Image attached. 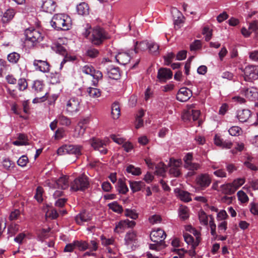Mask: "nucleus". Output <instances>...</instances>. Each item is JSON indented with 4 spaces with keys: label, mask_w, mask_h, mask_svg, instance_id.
Instances as JSON below:
<instances>
[{
    "label": "nucleus",
    "mask_w": 258,
    "mask_h": 258,
    "mask_svg": "<svg viewBox=\"0 0 258 258\" xmlns=\"http://www.w3.org/2000/svg\"><path fill=\"white\" fill-rule=\"evenodd\" d=\"M50 23L56 30H68L71 26V18L64 14H57L53 16Z\"/></svg>",
    "instance_id": "obj_1"
},
{
    "label": "nucleus",
    "mask_w": 258,
    "mask_h": 258,
    "mask_svg": "<svg viewBox=\"0 0 258 258\" xmlns=\"http://www.w3.org/2000/svg\"><path fill=\"white\" fill-rule=\"evenodd\" d=\"M90 185L89 178L85 174H82L70 183L71 190L74 191H84Z\"/></svg>",
    "instance_id": "obj_2"
},
{
    "label": "nucleus",
    "mask_w": 258,
    "mask_h": 258,
    "mask_svg": "<svg viewBox=\"0 0 258 258\" xmlns=\"http://www.w3.org/2000/svg\"><path fill=\"white\" fill-rule=\"evenodd\" d=\"M107 38V33L104 30L100 27H96L92 30V34L89 39L93 44L99 45Z\"/></svg>",
    "instance_id": "obj_3"
},
{
    "label": "nucleus",
    "mask_w": 258,
    "mask_h": 258,
    "mask_svg": "<svg viewBox=\"0 0 258 258\" xmlns=\"http://www.w3.org/2000/svg\"><path fill=\"white\" fill-rule=\"evenodd\" d=\"M82 149V146L80 145H64L58 149L57 154L59 155L73 154L77 157L81 154Z\"/></svg>",
    "instance_id": "obj_4"
},
{
    "label": "nucleus",
    "mask_w": 258,
    "mask_h": 258,
    "mask_svg": "<svg viewBox=\"0 0 258 258\" xmlns=\"http://www.w3.org/2000/svg\"><path fill=\"white\" fill-rule=\"evenodd\" d=\"M46 184L50 188L55 189L58 188L61 189H65L69 185V177L67 176H62L57 180H47Z\"/></svg>",
    "instance_id": "obj_5"
},
{
    "label": "nucleus",
    "mask_w": 258,
    "mask_h": 258,
    "mask_svg": "<svg viewBox=\"0 0 258 258\" xmlns=\"http://www.w3.org/2000/svg\"><path fill=\"white\" fill-rule=\"evenodd\" d=\"M25 35L27 40L32 42L33 44L42 41L43 38V35L39 30L32 28L25 30Z\"/></svg>",
    "instance_id": "obj_6"
},
{
    "label": "nucleus",
    "mask_w": 258,
    "mask_h": 258,
    "mask_svg": "<svg viewBox=\"0 0 258 258\" xmlns=\"http://www.w3.org/2000/svg\"><path fill=\"white\" fill-rule=\"evenodd\" d=\"M194 107L193 105L187 106V110L182 115V118L184 121H190L191 120L195 121L198 119L201 113L200 111L194 109Z\"/></svg>",
    "instance_id": "obj_7"
},
{
    "label": "nucleus",
    "mask_w": 258,
    "mask_h": 258,
    "mask_svg": "<svg viewBox=\"0 0 258 258\" xmlns=\"http://www.w3.org/2000/svg\"><path fill=\"white\" fill-rule=\"evenodd\" d=\"M244 80L248 82H252L258 79V66H249L244 69Z\"/></svg>",
    "instance_id": "obj_8"
},
{
    "label": "nucleus",
    "mask_w": 258,
    "mask_h": 258,
    "mask_svg": "<svg viewBox=\"0 0 258 258\" xmlns=\"http://www.w3.org/2000/svg\"><path fill=\"white\" fill-rule=\"evenodd\" d=\"M83 73L87 75H90L96 81H93L94 86H96L98 81L102 78V74L99 71H96L94 68L90 65H85L81 68Z\"/></svg>",
    "instance_id": "obj_9"
},
{
    "label": "nucleus",
    "mask_w": 258,
    "mask_h": 258,
    "mask_svg": "<svg viewBox=\"0 0 258 258\" xmlns=\"http://www.w3.org/2000/svg\"><path fill=\"white\" fill-rule=\"evenodd\" d=\"M136 223L134 221L128 219L121 220L116 223L114 231L117 233L123 232L127 228H132L135 226Z\"/></svg>",
    "instance_id": "obj_10"
},
{
    "label": "nucleus",
    "mask_w": 258,
    "mask_h": 258,
    "mask_svg": "<svg viewBox=\"0 0 258 258\" xmlns=\"http://www.w3.org/2000/svg\"><path fill=\"white\" fill-rule=\"evenodd\" d=\"M66 111L70 115L77 113L80 109V101L75 97H72L66 103Z\"/></svg>",
    "instance_id": "obj_11"
},
{
    "label": "nucleus",
    "mask_w": 258,
    "mask_h": 258,
    "mask_svg": "<svg viewBox=\"0 0 258 258\" xmlns=\"http://www.w3.org/2000/svg\"><path fill=\"white\" fill-rule=\"evenodd\" d=\"M90 144L91 146L95 150H98L100 153L106 154L107 152L105 146L107 145V141L100 140L99 139H93Z\"/></svg>",
    "instance_id": "obj_12"
},
{
    "label": "nucleus",
    "mask_w": 258,
    "mask_h": 258,
    "mask_svg": "<svg viewBox=\"0 0 258 258\" xmlns=\"http://www.w3.org/2000/svg\"><path fill=\"white\" fill-rule=\"evenodd\" d=\"M166 236V235L164 231L160 228L153 230L150 234L151 240L155 243H160V244H163Z\"/></svg>",
    "instance_id": "obj_13"
},
{
    "label": "nucleus",
    "mask_w": 258,
    "mask_h": 258,
    "mask_svg": "<svg viewBox=\"0 0 258 258\" xmlns=\"http://www.w3.org/2000/svg\"><path fill=\"white\" fill-rule=\"evenodd\" d=\"M197 184L202 189L208 187L211 183L212 179L208 174H201L196 179Z\"/></svg>",
    "instance_id": "obj_14"
},
{
    "label": "nucleus",
    "mask_w": 258,
    "mask_h": 258,
    "mask_svg": "<svg viewBox=\"0 0 258 258\" xmlns=\"http://www.w3.org/2000/svg\"><path fill=\"white\" fill-rule=\"evenodd\" d=\"M241 93L250 100H254L258 98V90L256 88H243Z\"/></svg>",
    "instance_id": "obj_15"
},
{
    "label": "nucleus",
    "mask_w": 258,
    "mask_h": 258,
    "mask_svg": "<svg viewBox=\"0 0 258 258\" xmlns=\"http://www.w3.org/2000/svg\"><path fill=\"white\" fill-rule=\"evenodd\" d=\"M33 64L36 70L43 73H47L50 71V65L46 60L35 59L33 61Z\"/></svg>",
    "instance_id": "obj_16"
},
{
    "label": "nucleus",
    "mask_w": 258,
    "mask_h": 258,
    "mask_svg": "<svg viewBox=\"0 0 258 258\" xmlns=\"http://www.w3.org/2000/svg\"><path fill=\"white\" fill-rule=\"evenodd\" d=\"M192 96V92L187 88H181L176 95V99L180 102L187 101Z\"/></svg>",
    "instance_id": "obj_17"
},
{
    "label": "nucleus",
    "mask_w": 258,
    "mask_h": 258,
    "mask_svg": "<svg viewBox=\"0 0 258 258\" xmlns=\"http://www.w3.org/2000/svg\"><path fill=\"white\" fill-rule=\"evenodd\" d=\"M172 77L171 71L167 68H161L159 70L158 78L161 82H165L167 80L171 79Z\"/></svg>",
    "instance_id": "obj_18"
},
{
    "label": "nucleus",
    "mask_w": 258,
    "mask_h": 258,
    "mask_svg": "<svg viewBox=\"0 0 258 258\" xmlns=\"http://www.w3.org/2000/svg\"><path fill=\"white\" fill-rule=\"evenodd\" d=\"M137 240V232L135 231L131 230L127 232L124 237L125 244L127 246L134 245Z\"/></svg>",
    "instance_id": "obj_19"
},
{
    "label": "nucleus",
    "mask_w": 258,
    "mask_h": 258,
    "mask_svg": "<svg viewBox=\"0 0 258 258\" xmlns=\"http://www.w3.org/2000/svg\"><path fill=\"white\" fill-rule=\"evenodd\" d=\"M106 73L109 78L117 80L119 78L120 74L119 68L110 65L106 68Z\"/></svg>",
    "instance_id": "obj_20"
},
{
    "label": "nucleus",
    "mask_w": 258,
    "mask_h": 258,
    "mask_svg": "<svg viewBox=\"0 0 258 258\" xmlns=\"http://www.w3.org/2000/svg\"><path fill=\"white\" fill-rule=\"evenodd\" d=\"M56 4L53 0H45L42 5L43 10L47 13H52L55 11Z\"/></svg>",
    "instance_id": "obj_21"
},
{
    "label": "nucleus",
    "mask_w": 258,
    "mask_h": 258,
    "mask_svg": "<svg viewBox=\"0 0 258 258\" xmlns=\"http://www.w3.org/2000/svg\"><path fill=\"white\" fill-rule=\"evenodd\" d=\"M183 237L186 243L191 246V248H196L199 244L201 239H195L188 233H185L183 234Z\"/></svg>",
    "instance_id": "obj_22"
},
{
    "label": "nucleus",
    "mask_w": 258,
    "mask_h": 258,
    "mask_svg": "<svg viewBox=\"0 0 258 258\" xmlns=\"http://www.w3.org/2000/svg\"><path fill=\"white\" fill-rule=\"evenodd\" d=\"M251 115V111L248 109H242L238 111L237 117L239 121L244 122L247 121Z\"/></svg>",
    "instance_id": "obj_23"
},
{
    "label": "nucleus",
    "mask_w": 258,
    "mask_h": 258,
    "mask_svg": "<svg viewBox=\"0 0 258 258\" xmlns=\"http://www.w3.org/2000/svg\"><path fill=\"white\" fill-rule=\"evenodd\" d=\"M131 57L127 53L119 52L115 56V59L120 64L125 65L130 60Z\"/></svg>",
    "instance_id": "obj_24"
},
{
    "label": "nucleus",
    "mask_w": 258,
    "mask_h": 258,
    "mask_svg": "<svg viewBox=\"0 0 258 258\" xmlns=\"http://www.w3.org/2000/svg\"><path fill=\"white\" fill-rule=\"evenodd\" d=\"M171 13L175 24L178 25L182 23L183 16L177 9L176 8H172L171 10Z\"/></svg>",
    "instance_id": "obj_25"
},
{
    "label": "nucleus",
    "mask_w": 258,
    "mask_h": 258,
    "mask_svg": "<svg viewBox=\"0 0 258 258\" xmlns=\"http://www.w3.org/2000/svg\"><path fill=\"white\" fill-rule=\"evenodd\" d=\"M91 219V216L86 211L81 212L75 218L77 224L81 225L84 222H87Z\"/></svg>",
    "instance_id": "obj_26"
},
{
    "label": "nucleus",
    "mask_w": 258,
    "mask_h": 258,
    "mask_svg": "<svg viewBox=\"0 0 258 258\" xmlns=\"http://www.w3.org/2000/svg\"><path fill=\"white\" fill-rule=\"evenodd\" d=\"M176 193H177V196L182 201L184 202H188L191 201L190 195L189 192L179 189H176L175 190Z\"/></svg>",
    "instance_id": "obj_27"
},
{
    "label": "nucleus",
    "mask_w": 258,
    "mask_h": 258,
    "mask_svg": "<svg viewBox=\"0 0 258 258\" xmlns=\"http://www.w3.org/2000/svg\"><path fill=\"white\" fill-rule=\"evenodd\" d=\"M86 92L89 97L93 99L98 98L101 95V90L96 88L88 87L87 88Z\"/></svg>",
    "instance_id": "obj_28"
},
{
    "label": "nucleus",
    "mask_w": 258,
    "mask_h": 258,
    "mask_svg": "<svg viewBox=\"0 0 258 258\" xmlns=\"http://www.w3.org/2000/svg\"><path fill=\"white\" fill-rule=\"evenodd\" d=\"M89 6L86 3H81L77 6V10L79 15H87L89 14Z\"/></svg>",
    "instance_id": "obj_29"
},
{
    "label": "nucleus",
    "mask_w": 258,
    "mask_h": 258,
    "mask_svg": "<svg viewBox=\"0 0 258 258\" xmlns=\"http://www.w3.org/2000/svg\"><path fill=\"white\" fill-rule=\"evenodd\" d=\"M150 43L147 41H143L140 42H137L136 43L134 51L135 53H138L139 50L145 51L147 49H149V45Z\"/></svg>",
    "instance_id": "obj_30"
},
{
    "label": "nucleus",
    "mask_w": 258,
    "mask_h": 258,
    "mask_svg": "<svg viewBox=\"0 0 258 258\" xmlns=\"http://www.w3.org/2000/svg\"><path fill=\"white\" fill-rule=\"evenodd\" d=\"M15 15V11L13 9H9L4 14L2 18L3 23H7L11 20Z\"/></svg>",
    "instance_id": "obj_31"
},
{
    "label": "nucleus",
    "mask_w": 258,
    "mask_h": 258,
    "mask_svg": "<svg viewBox=\"0 0 258 258\" xmlns=\"http://www.w3.org/2000/svg\"><path fill=\"white\" fill-rule=\"evenodd\" d=\"M130 185L132 191L135 192L141 190V189L145 186L144 182L140 181H130Z\"/></svg>",
    "instance_id": "obj_32"
},
{
    "label": "nucleus",
    "mask_w": 258,
    "mask_h": 258,
    "mask_svg": "<svg viewBox=\"0 0 258 258\" xmlns=\"http://www.w3.org/2000/svg\"><path fill=\"white\" fill-rule=\"evenodd\" d=\"M222 192L227 195H232L235 191V188L233 187L232 183L223 184L221 186Z\"/></svg>",
    "instance_id": "obj_33"
},
{
    "label": "nucleus",
    "mask_w": 258,
    "mask_h": 258,
    "mask_svg": "<svg viewBox=\"0 0 258 258\" xmlns=\"http://www.w3.org/2000/svg\"><path fill=\"white\" fill-rule=\"evenodd\" d=\"M87 122V120H84L79 122L78 126L76 128V132L78 133V136H83L85 132L86 126L85 125Z\"/></svg>",
    "instance_id": "obj_34"
},
{
    "label": "nucleus",
    "mask_w": 258,
    "mask_h": 258,
    "mask_svg": "<svg viewBox=\"0 0 258 258\" xmlns=\"http://www.w3.org/2000/svg\"><path fill=\"white\" fill-rule=\"evenodd\" d=\"M56 119L61 125L69 126L71 124V119L63 114L58 115Z\"/></svg>",
    "instance_id": "obj_35"
},
{
    "label": "nucleus",
    "mask_w": 258,
    "mask_h": 258,
    "mask_svg": "<svg viewBox=\"0 0 258 258\" xmlns=\"http://www.w3.org/2000/svg\"><path fill=\"white\" fill-rule=\"evenodd\" d=\"M120 114V107L117 103H114L112 105L111 115L114 119H117Z\"/></svg>",
    "instance_id": "obj_36"
},
{
    "label": "nucleus",
    "mask_w": 258,
    "mask_h": 258,
    "mask_svg": "<svg viewBox=\"0 0 258 258\" xmlns=\"http://www.w3.org/2000/svg\"><path fill=\"white\" fill-rule=\"evenodd\" d=\"M126 171L127 173L136 176L140 175L142 173L140 168L136 167L133 165H127L126 168Z\"/></svg>",
    "instance_id": "obj_37"
},
{
    "label": "nucleus",
    "mask_w": 258,
    "mask_h": 258,
    "mask_svg": "<svg viewBox=\"0 0 258 258\" xmlns=\"http://www.w3.org/2000/svg\"><path fill=\"white\" fill-rule=\"evenodd\" d=\"M179 216L183 220L187 219L189 217L188 208L185 206H181L179 208Z\"/></svg>",
    "instance_id": "obj_38"
},
{
    "label": "nucleus",
    "mask_w": 258,
    "mask_h": 258,
    "mask_svg": "<svg viewBox=\"0 0 258 258\" xmlns=\"http://www.w3.org/2000/svg\"><path fill=\"white\" fill-rule=\"evenodd\" d=\"M109 208L113 212L117 213H121L123 211V208L121 206L119 205L117 202H113L108 205Z\"/></svg>",
    "instance_id": "obj_39"
},
{
    "label": "nucleus",
    "mask_w": 258,
    "mask_h": 258,
    "mask_svg": "<svg viewBox=\"0 0 258 258\" xmlns=\"http://www.w3.org/2000/svg\"><path fill=\"white\" fill-rule=\"evenodd\" d=\"M117 187L119 193L125 194L128 191V187L125 184L124 181L121 179H118L117 181Z\"/></svg>",
    "instance_id": "obj_40"
},
{
    "label": "nucleus",
    "mask_w": 258,
    "mask_h": 258,
    "mask_svg": "<svg viewBox=\"0 0 258 258\" xmlns=\"http://www.w3.org/2000/svg\"><path fill=\"white\" fill-rule=\"evenodd\" d=\"M75 244L79 250L84 251L88 248L89 244L86 241H75Z\"/></svg>",
    "instance_id": "obj_41"
},
{
    "label": "nucleus",
    "mask_w": 258,
    "mask_h": 258,
    "mask_svg": "<svg viewBox=\"0 0 258 258\" xmlns=\"http://www.w3.org/2000/svg\"><path fill=\"white\" fill-rule=\"evenodd\" d=\"M20 57V54L15 52L10 53L7 56L8 61L12 63H16L19 60Z\"/></svg>",
    "instance_id": "obj_42"
},
{
    "label": "nucleus",
    "mask_w": 258,
    "mask_h": 258,
    "mask_svg": "<svg viewBox=\"0 0 258 258\" xmlns=\"http://www.w3.org/2000/svg\"><path fill=\"white\" fill-rule=\"evenodd\" d=\"M101 243L103 245L107 246L110 245H114V239L112 237L107 238L104 235L100 236Z\"/></svg>",
    "instance_id": "obj_43"
},
{
    "label": "nucleus",
    "mask_w": 258,
    "mask_h": 258,
    "mask_svg": "<svg viewBox=\"0 0 258 258\" xmlns=\"http://www.w3.org/2000/svg\"><path fill=\"white\" fill-rule=\"evenodd\" d=\"M43 87L44 86L42 82L37 80L34 82L32 88L36 93H40L43 91Z\"/></svg>",
    "instance_id": "obj_44"
},
{
    "label": "nucleus",
    "mask_w": 258,
    "mask_h": 258,
    "mask_svg": "<svg viewBox=\"0 0 258 258\" xmlns=\"http://www.w3.org/2000/svg\"><path fill=\"white\" fill-rule=\"evenodd\" d=\"M159 45L156 43L154 42L150 43V45H149V50L151 53L154 55L158 54L159 53Z\"/></svg>",
    "instance_id": "obj_45"
},
{
    "label": "nucleus",
    "mask_w": 258,
    "mask_h": 258,
    "mask_svg": "<svg viewBox=\"0 0 258 258\" xmlns=\"http://www.w3.org/2000/svg\"><path fill=\"white\" fill-rule=\"evenodd\" d=\"M175 58V55L173 52L168 53L166 55L164 56L165 65L169 66Z\"/></svg>",
    "instance_id": "obj_46"
},
{
    "label": "nucleus",
    "mask_w": 258,
    "mask_h": 258,
    "mask_svg": "<svg viewBox=\"0 0 258 258\" xmlns=\"http://www.w3.org/2000/svg\"><path fill=\"white\" fill-rule=\"evenodd\" d=\"M99 54L98 50L92 47L88 48L86 51V55L92 58L97 57Z\"/></svg>",
    "instance_id": "obj_47"
},
{
    "label": "nucleus",
    "mask_w": 258,
    "mask_h": 258,
    "mask_svg": "<svg viewBox=\"0 0 258 258\" xmlns=\"http://www.w3.org/2000/svg\"><path fill=\"white\" fill-rule=\"evenodd\" d=\"M52 48L56 52L59 53L60 54L64 55L66 53V49L60 44L55 43L53 45Z\"/></svg>",
    "instance_id": "obj_48"
},
{
    "label": "nucleus",
    "mask_w": 258,
    "mask_h": 258,
    "mask_svg": "<svg viewBox=\"0 0 258 258\" xmlns=\"http://www.w3.org/2000/svg\"><path fill=\"white\" fill-rule=\"evenodd\" d=\"M199 218L202 224L204 225H208V217L204 211H201L199 213Z\"/></svg>",
    "instance_id": "obj_49"
},
{
    "label": "nucleus",
    "mask_w": 258,
    "mask_h": 258,
    "mask_svg": "<svg viewBox=\"0 0 258 258\" xmlns=\"http://www.w3.org/2000/svg\"><path fill=\"white\" fill-rule=\"evenodd\" d=\"M184 166L185 168L191 171L197 170L200 167L199 164L192 162H187L186 164H184Z\"/></svg>",
    "instance_id": "obj_50"
},
{
    "label": "nucleus",
    "mask_w": 258,
    "mask_h": 258,
    "mask_svg": "<svg viewBox=\"0 0 258 258\" xmlns=\"http://www.w3.org/2000/svg\"><path fill=\"white\" fill-rule=\"evenodd\" d=\"M18 88L20 91L25 90L28 86L27 81L24 78H21L18 81Z\"/></svg>",
    "instance_id": "obj_51"
},
{
    "label": "nucleus",
    "mask_w": 258,
    "mask_h": 258,
    "mask_svg": "<svg viewBox=\"0 0 258 258\" xmlns=\"http://www.w3.org/2000/svg\"><path fill=\"white\" fill-rule=\"evenodd\" d=\"M238 200L243 203H247L248 201V198L246 194L242 190L239 191L237 194Z\"/></svg>",
    "instance_id": "obj_52"
},
{
    "label": "nucleus",
    "mask_w": 258,
    "mask_h": 258,
    "mask_svg": "<svg viewBox=\"0 0 258 258\" xmlns=\"http://www.w3.org/2000/svg\"><path fill=\"white\" fill-rule=\"evenodd\" d=\"M218 229L219 233L225 232L227 228V222L226 221L222 220L218 221Z\"/></svg>",
    "instance_id": "obj_53"
},
{
    "label": "nucleus",
    "mask_w": 258,
    "mask_h": 258,
    "mask_svg": "<svg viewBox=\"0 0 258 258\" xmlns=\"http://www.w3.org/2000/svg\"><path fill=\"white\" fill-rule=\"evenodd\" d=\"M50 229H42L38 233V238L40 241H43L47 237V233L49 232Z\"/></svg>",
    "instance_id": "obj_54"
},
{
    "label": "nucleus",
    "mask_w": 258,
    "mask_h": 258,
    "mask_svg": "<svg viewBox=\"0 0 258 258\" xmlns=\"http://www.w3.org/2000/svg\"><path fill=\"white\" fill-rule=\"evenodd\" d=\"M241 128L237 126L231 127L228 130L229 134L232 136H238L240 134Z\"/></svg>",
    "instance_id": "obj_55"
},
{
    "label": "nucleus",
    "mask_w": 258,
    "mask_h": 258,
    "mask_svg": "<svg viewBox=\"0 0 258 258\" xmlns=\"http://www.w3.org/2000/svg\"><path fill=\"white\" fill-rule=\"evenodd\" d=\"M245 180L243 178H237L235 179L232 183L233 187L235 188V191L242 185L244 183Z\"/></svg>",
    "instance_id": "obj_56"
},
{
    "label": "nucleus",
    "mask_w": 258,
    "mask_h": 258,
    "mask_svg": "<svg viewBox=\"0 0 258 258\" xmlns=\"http://www.w3.org/2000/svg\"><path fill=\"white\" fill-rule=\"evenodd\" d=\"M91 26L89 24H86L84 26V31L82 32V34L86 38H88L89 35L92 34Z\"/></svg>",
    "instance_id": "obj_57"
},
{
    "label": "nucleus",
    "mask_w": 258,
    "mask_h": 258,
    "mask_svg": "<svg viewBox=\"0 0 258 258\" xmlns=\"http://www.w3.org/2000/svg\"><path fill=\"white\" fill-rule=\"evenodd\" d=\"M28 162V158L26 156L23 155L17 161V164L21 167H25Z\"/></svg>",
    "instance_id": "obj_58"
},
{
    "label": "nucleus",
    "mask_w": 258,
    "mask_h": 258,
    "mask_svg": "<svg viewBox=\"0 0 258 258\" xmlns=\"http://www.w3.org/2000/svg\"><path fill=\"white\" fill-rule=\"evenodd\" d=\"M228 215L225 210L220 211L218 212L217 215V220L218 221H221L222 220L226 221Z\"/></svg>",
    "instance_id": "obj_59"
},
{
    "label": "nucleus",
    "mask_w": 258,
    "mask_h": 258,
    "mask_svg": "<svg viewBox=\"0 0 258 258\" xmlns=\"http://www.w3.org/2000/svg\"><path fill=\"white\" fill-rule=\"evenodd\" d=\"M125 215L134 220L138 217V214L135 211L128 209L125 211Z\"/></svg>",
    "instance_id": "obj_60"
},
{
    "label": "nucleus",
    "mask_w": 258,
    "mask_h": 258,
    "mask_svg": "<svg viewBox=\"0 0 258 258\" xmlns=\"http://www.w3.org/2000/svg\"><path fill=\"white\" fill-rule=\"evenodd\" d=\"M156 172L158 175H163L165 172V166L164 164L160 163L156 167Z\"/></svg>",
    "instance_id": "obj_61"
},
{
    "label": "nucleus",
    "mask_w": 258,
    "mask_h": 258,
    "mask_svg": "<svg viewBox=\"0 0 258 258\" xmlns=\"http://www.w3.org/2000/svg\"><path fill=\"white\" fill-rule=\"evenodd\" d=\"M46 216L51 219H56L58 216V214L55 209H50L48 210Z\"/></svg>",
    "instance_id": "obj_62"
},
{
    "label": "nucleus",
    "mask_w": 258,
    "mask_h": 258,
    "mask_svg": "<svg viewBox=\"0 0 258 258\" xmlns=\"http://www.w3.org/2000/svg\"><path fill=\"white\" fill-rule=\"evenodd\" d=\"M42 188L41 187H38L36 189V193L35 195V198L38 202L42 201Z\"/></svg>",
    "instance_id": "obj_63"
},
{
    "label": "nucleus",
    "mask_w": 258,
    "mask_h": 258,
    "mask_svg": "<svg viewBox=\"0 0 258 258\" xmlns=\"http://www.w3.org/2000/svg\"><path fill=\"white\" fill-rule=\"evenodd\" d=\"M203 33L205 35V40L208 41L212 37L211 30L208 27H204L203 30Z\"/></svg>",
    "instance_id": "obj_64"
}]
</instances>
